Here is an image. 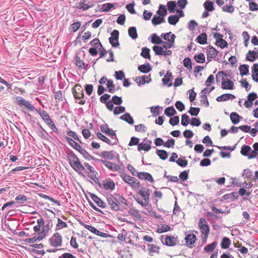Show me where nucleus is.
<instances>
[{"label":"nucleus","mask_w":258,"mask_h":258,"mask_svg":"<svg viewBox=\"0 0 258 258\" xmlns=\"http://www.w3.org/2000/svg\"><path fill=\"white\" fill-rule=\"evenodd\" d=\"M176 113L173 106L167 107L164 110V114L168 117L174 116Z\"/></svg>","instance_id":"c9c22d12"},{"label":"nucleus","mask_w":258,"mask_h":258,"mask_svg":"<svg viewBox=\"0 0 258 258\" xmlns=\"http://www.w3.org/2000/svg\"><path fill=\"white\" fill-rule=\"evenodd\" d=\"M121 178L125 182L127 183L128 184H130L134 180V178L131 177L130 175L122 174L120 175Z\"/></svg>","instance_id":"6e6d98bb"},{"label":"nucleus","mask_w":258,"mask_h":258,"mask_svg":"<svg viewBox=\"0 0 258 258\" xmlns=\"http://www.w3.org/2000/svg\"><path fill=\"white\" fill-rule=\"evenodd\" d=\"M72 93L74 98L77 100H80L78 102L80 105H84L85 104V100L83 99L84 98V91L82 87L80 84H77L75 85L73 88Z\"/></svg>","instance_id":"f03ea898"},{"label":"nucleus","mask_w":258,"mask_h":258,"mask_svg":"<svg viewBox=\"0 0 258 258\" xmlns=\"http://www.w3.org/2000/svg\"><path fill=\"white\" fill-rule=\"evenodd\" d=\"M196 41L200 44H205L207 43V35L206 33H202L200 34L196 39Z\"/></svg>","instance_id":"412c9836"},{"label":"nucleus","mask_w":258,"mask_h":258,"mask_svg":"<svg viewBox=\"0 0 258 258\" xmlns=\"http://www.w3.org/2000/svg\"><path fill=\"white\" fill-rule=\"evenodd\" d=\"M226 78L223 77L221 88L222 89L233 90L234 88V83L230 80H226Z\"/></svg>","instance_id":"f8f14e48"},{"label":"nucleus","mask_w":258,"mask_h":258,"mask_svg":"<svg viewBox=\"0 0 258 258\" xmlns=\"http://www.w3.org/2000/svg\"><path fill=\"white\" fill-rule=\"evenodd\" d=\"M234 7L232 4L226 5L222 7V11L225 12L232 13L234 11Z\"/></svg>","instance_id":"13d9d810"},{"label":"nucleus","mask_w":258,"mask_h":258,"mask_svg":"<svg viewBox=\"0 0 258 258\" xmlns=\"http://www.w3.org/2000/svg\"><path fill=\"white\" fill-rule=\"evenodd\" d=\"M239 70L241 76H243L246 75L249 72V66L245 64H241L239 67Z\"/></svg>","instance_id":"cd10ccee"},{"label":"nucleus","mask_w":258,"mask_h":258,"mask_svg":"<svg viewBox=\"0 0 258 258\" xmlns=\"http://www.w3.org/2000/svg\"><path fill=\"white\" fill-rule=\"evenodd\" d=\"M112 102L115 105H120L122 103V99L121 97L114 95L112 97Z\"/></svg>","instance_id":"052dcab7"},{"label":"nucleus","mask_w":258,"mask_h":258,"mask_svg":"<svg viewBox=\"0 0 258 258\" xmlns=\"http://www.w3.org/2000/svg\"><path fill=\"white\" fill-rule=\"evenodd\" d=\"M79 153L81 154L87 160L92 159L96 161V160L98 159L90 155V154L85 149L82 148Z\"/></svg>","instance_id":"72a5a7b5"},{"label":"nucleus","mask_w":258,"mask_h":258,"mask_svg":"<svg viewBox=\"0 0 258 258\" xmlns=\"http://www.w3.org/2000/svg\"><path fill=\"white\" fill-rule=\"evenodd\" d=\"M43 239L41 237V236L39 234V235H35L34 236L31 238H28L25 239V241L28 243H34L37 241H40Z\"/></svg>","instance_id":"a19ab883"},{"label":"nucleus","mask_w":258,"mask_h":258,"mask_svg":"<svg viewBox=\"0 0 258 258\" xmlns=\"http://www.w3.org/2000/svg\"><path fill=\"white\" fill-rule=\"evenodd\" d=\"M162 242L163 244L168 246H174L177 244H179V241H177V237H175L168 235L166 237L164 241L162 240Z\"/></svg>","instance_id":"9d476101"},{"label":"nucleus","mask_w":258,"mask_h":258,"mask_svg":"<svg viewBox=\"0 0 258 258\" xmlns=\"http://www.w3.org/2000/svg\"><path fill=\"white\" fill-rule=\"evenodd\" d=\"M161 107L159 106H157L155 107H151L150 108L151 112L152 113L153 116L155 117L158 115L160 114V109Z\"/></svg>","instance_id":"e2e57ef3"},{"label":"nucleus","mask_w":258,"mask_h":258,"mask_svg":"<svg viewBox=\"0 0 258 258\" xmlns=\"http://www.w3.org/2000/svg\"><path fill=\"white\" fill-rule=\"evenodd\" d=\"M153 50L157 55H163L164 50L163 47L159 45H155L153 47Z\"/></svg>","instance_id":"de8ad7c7"},{"label":"nucleus","mask_w":258,"mask_h":258,"mask_svg":"<svg viewBox=\"0 0 258 258\" xmlns=\"http://www.w3.org/2000/svg\"><path fill=\"white\" fill-rule=\"evenodd\" d=\"M128 35L133 39H136L138 38L137 29L135 27H131L128 30Z\"/></svg>","instance_id":"58836bf2"},{"label":"nucleus","mask_w":258,"mask_h":258,"mask_svg":"<svg viewBox=\"0 0 258 258\" xmlns=\"http://www.w3.org/2000/svg\"><path fill=\"white\" fill-rule=\"evenodd\" d=\"M164 16H157L155 15L152 19V23L154 25H159L161 23L165 22V20L164 18Z\"/></svg>","instance_id":"4be33fe9"},{"label":"nucleus","mask_w":258,"mask_h":258,"mask_svg":"<svg viewBox=\"0 0 258 258\" xmlns=\"http://www.w3.org/2000/svg\"><path fill=\"white\" fill-rule=\"evenodd\" d=\"M102 185L106 190H112L115 188V183L110 178H106L104 180Z\"/></svg>","instance_id":"ddd939ff"},{"label":"nucleus","mask_w":258,"mask_h":258,"mask_svg":"<svg viewBox=\"0 0 258 258\" xmlns=\"http://www.w3.org/2000/svg\"><path fill=\"white\" fill-rule=\"evenodd\" d=\"M175 38L176 36L174 34H171V38H170V40H168V41H164V43H163V48L167 49L168 48H171L173 47Z\"/></svg>","instance_id":"2eb2a0df"},{"label":"nucleus","mask_w":258,"mask_h":258,"mask_svg":"<svg viewBox=\"0 0 258 258\" xmlns=\"http://www.w3.org/2000/svg\"><path fill=\"white\" fill-rule=\"evenodd\" d=\"M200 111V108L199 107H191L188 112L192 116H196L198 115Z\"/></svg>","instance_id":"680f3d73"},{"label":"nucleus","mask_w":258,"mask_h":258,"mask_svg":"<svg viewBox=\"0 0 258 258\" xmlns=\"http://www.w3.org/2000/svg\"><path fill=\"white\" fill-rule=\"evenodd\" d=\"M75 64L80 69L85 68V63L77 55L75 56Z\"/></svg>","instance_id":"3c124183"},{"label":"nucleus","mask_w":258,"mask_h":258,"mask_svg":"<svg viewBox=\"0 0 258 258\" xmlns=\"http://www.w3.org/2000/svg\"><path fill=\"white\" fill-rule=\"evenodd\" d=\"M138 79L140 80V77L137 78L136 81H137V83L139 86H140L141 85V84H144L145 83H149L151 81V75H148V76H145V75L143 76L142 77V82H141L140 81L139 82H138Z\"/></svg>","instance_id":"c85d7f7f"},{"label":"nucleus","mask_w":258,"mask_h":258,"mask_svg":"<svg viewBox=\"0 0 258 258\" xmlns=\"http://www.w3.org/2000/svg\"><path fill=\"white\" fill-rule=\"evenodd\" d=\"M75 7L79 10H83V11L87 10L89 8L93 7V5L89 6L85 3V0H82L80 3L76 4Z\"/></svg>","instance_id":"f3484780"},{"label":"nucleus","mask_w":258,"mask_h":258,"mask_svg":"<svg viewBox=\"0 0 258 258\" xmlns=\"http://www.w3.org/2000/svg\"><path fill=\"white\" fill-rule=\"evenodd\" d=\"M217 245V242L215 241L211 244H208L204 248V250L207 252H212L215 249L216 246Z\"/></svg>","instance_id":"e433bc0d"},{"label":"nucleus","mask_w":258,"mask_h":258,"mask_svg":"<svg viewBox=\"0 0 258 258\" xmlns=\"http://www.w3.org/2000/svg\"><path fill=\"white\" fill-rule=\"evenodd\" d=\"M150 50L149 48L147 47H143L142 49V52L141 53V55L145 58H148L150 59L151 56L150 54Z\"/></svg>","instance_id":"49530a36"},{"label":"nucleus","mask_w":258,"mask_h":258,"mask_svg":"<svg viewBox=\"0 0 258 258\" xmlns=\"http://www.w3.org/2000/svg\"><path fill=\"white\" fill-rule=\"evenodd\" d=\"M52 226L51 220L47 219L45 221V225L42 226L41 232L39 233L41 238L43 239L47 235Z\"/></svg>","instance_id":"1a4fd4ad"},{"label":"nucleus","mask_w":258,"mask_h":258,"mask_svg":"<svg viewBox=\"0 0 258 258\" xmlns=\"http://www.w3.org/2000/svg\"><path fill=\"white\" fill-rule=\"evenodd\" d=\"M194 59L196 61L199 63H203L205 61V57L203 53H200L198 55H195Z\"/></svg>","instance_id":"5fc2aeb1"},{"label":"nucleus","mask_w":258,"mask_h":258,"mask_svg":"<svg viewBox=\"0 0 258 258\" xmlns=\"http://www.w3.org/2000/svg\"><path fill=\"white\" fill-rule=\"evenodd\" d=\"M90 195V197L95 202V203L100 208H105L107 207L106 204L102 201L100 198L97 197L94 194H89Z\"/></svg>","instance_id":"4468645a"},{"label":"nucleus","mask_w":258,"mask_h":258,"mask_svg":"<svg viewBox=\"0 0 258 258\" xmlns=\"http://www.w3.org/2000/svg\"><path fill=\"white\" fill-rule=\"evenodd\" d=\"M189 121H190V118L187 114H183L182 115L181 124L182 125H183L184 126H187L189 123Z\"/></svg>","instance_id":"864d4df0"},{"label":"nucleus","mask_w":258,"mask_h":258,"mask_svg":"<svg viewBox=\"0 0 258 258\" xmlns=\"http://www.w3.org/2000/svg\"><path fill=\"white\" fill-rule=\"evenodd\" d=\"M184 240L185 243L184 245L189 248H192L194 246V244L197 240V238L194 234H188L186 235Z\"/></svg>","instance_id":"6e6552de"},{"label":"nucleus","mask_w":258,"mask_h":258,"mask_svg":"<svg viewBox=\"0 0 258 258\" xmlns=\"http://www.w3.org/2000/svg\"><path fill=\"white\" fill-rule=\"evenodd\" d=\"M40 115L45 123L48 122V121L51 119L49 114L46 111H41L40 112Z\"/></svg>","instance_id":"338daca9"},{"label":"nucleus","mask_w":258,"mask_h":258,"mask_svg":"<svg viewBox=\"0 0 258 258\" xmlns=\"http://www.w3.org/2000/svg\"><path fill=\"white\" fill-rule=\"evenodd\" d=\"M156 153L159 157V158L163 160H166L168 156V153L166 152V151L164 150L157 149Z\"/></svg>","instance_id":"4c0bfd02"},{"label":"nucleus","mask_w":258,"mask_h":258,"mask_svg":"<svg viewBox=\"0 0 258 258\" xmlns=\"http://www.w3.org/2000/svg\"><path fill=\"white\" fill-rule=\"evenodd\" d=\"M100 129L101 132L105 133L106 135L110 136L112 139H114L115 140L118 141L115 132L112 129L109 128L107 124L106 123L100 126Z\"/></svg>","instance_id":"423d86ee"},{"label":"nucleus","mask_w":258,"mask_h":258,"mask_svg":"<svg viewBox=\"0 0 258 258\" xmlns=\"http://www.w3.org/2000/svg\"><path fill=\"white\" fill-rule=\"evenodd\" d=\"M138 70L143 73H148L152 70L150 64L149 63L142 64L138 67Z\"/></svg>","instance_id":"a878e982"},{"label":"nucleus","mask_w":258,"mask_h":258,"mask_svg":"<svg viewBox=\"0 0 258 258\" xmlns=\"http://www.w3.org/2000/svg\"><path fill=\"white\" fill-rule=\"evenodd\" d=\"M229 76L230 78H231V76L228 75L227 74L225 73L224 71H219L218 74L216 75V81L217 82V85H219L220 83V78H222V80L223 79V77H225V78H227V77Z\"/></svg>","instance_id":"7c9ffc66"},{"label":"nucleus","mask_w":258,"mask_h":258,"mask_svg":"<svg viewBox=\"0 0 258 258\" xmlns=\"http://www.w3.org/2000/svg\"><path fill=\"white\" fill-rule=\"evenodd\" d=\"M219 51L212 45H209L207 48V53L211 55L213 58L216 57Z\"/></svg>","instance_id":"2f4dec72"},{"label":"nucleus","mask_w":258,"mask_h":258,"mask_svg":"<svg viewBox=\"0 0 258 258\" xmlns=\"http://www.w3.org/2000/svg\"><path fill=\"white\" fill-rule=\"evenodd\" d=\"M230 244L231 240L228 237H224L221 243V246L223 249H227L229 247Z\"/></svg>","instance_id":"ea45409f"},{"label":"nucleus","mask_w":258,"mask_h":258,"mask_svg":"<svg viewBox=\"0 0 258 258\" xmlns=\"http://www.w3.org/2000/svg\"><path fill=\"white\" fill-rule=\"evenodd\" d=\"M120 118L131 125L133 124L134 123L133 118L131 116L130 113L127 112L125 113L123 115L121 116Z\"/></svg>","instance_id":"393cba45"},{"label":"nucleus","mask_w":258,"mask_h":258,"mask_svg":"<svg viewBox=\"0 0 258 258\" xmlns=\"http://www.w3.org/2000/svg\"><path fill=\"white\" fill-rule=\"evenodd\" d=\"M128 213L132 216L135 217L138 220L141 219V216L137 210L131 209L129 210Z\"/></svg>","instance_id":"4d7b16f0"},{"label":"nucleus","mask_w":258,"mask_h":258,"mask_svg":"<svg viewBox=\"0 0 258 258\" xmlns=\"http://www.w3.org/2000/svg\"><path fill=\"white\" fill-rule=\"evenodd\" d=\"M199 227L201 232L202 234L210 233V227L208 225L207 222L204 218H201L199 221Z\"/></svg>","instance_id":"0eeeda50"},{"label":"nucleus","mask_w":258,"mask_h":258,"mask_svg":"<svg viewBox=\"0 0 258 258\" xmlns=\"http://www.w3.org/2000/svg\"><path fill=\"white\" fill-rule=\"evenodd\" d=\"M112 8H115V5L112 3H106L102 5L101 10L102 12H108Z\"/></svg>","instance_id":"37998d69"},{"label":"nucleus","mask_w":258,"mask_h":258,"mask_svg":"<svg viewBox=\"0 0 258 258\" xmlns=\"http://www.w3.org/2000/svg\"><path fill=\"white\" fill-rule=\"evenodd\" d=\"M148 246L149 247L148 250H149V253L151 256H153V254L152 253L153 252H157V253H159V246L153 244H148Z\"/></svg>","instance_id":"bb28decb"},{"label":"nucleus","mask_w":258,"mask_h":258,"mask_svg":"<svg viewBox=\"0 0 258 258\" xmlns=\"http://www.w3.org/2000/svg\"><path fill=\"white\" fill-rule=\"evenodd\" d=\"M235 98V96L234 95L231 94H224L219 97L216 99L218 102L225 101L230 99H233Z\"/></svg>","instance_id":"6ab92c4d"},{"label":"nucleus","mask_w":258,"mask_h":258,"mask_svg":"<svg viewBox=\"0 0 258 258\" xmlns=\"http://www.w3.org/2000/svg\"><path fill=\"white\" fill-rule=\"evenodd\" d=\"M251 70L252 79L258 83V63H254L251 68Z\"/></svg>","instance_id":"b1692460"},{"label":"nucleus","mask_w":258,"mask_h":258,"mask_svg":"<svg viewBox=\"0 0 258 258\" xmlns=\"http://www.w3.org/2000/svg\"><path fill=\"white\" fill-rule=\"evenodd\" d=\"M189 170H184L179 174V177L182 181H184L188 178Z\"/></svg>","instance_id":"bf43d9fd"},{"label":"nucleus","mask_w":258,"mask_h":258,"mask_svg":"<svg viewBox=\"0 0 258 258\" xmlns=\"http://www.w3.org/2000/svg\"><path fill=\"white\" fill-rule=\"evenodd\" d=\"M81 26V23L80 22H77L73 23L71 26L70 29L71 30V32H76L77 31Z\"/></svg>","instance_id":"774afa93"},{"label":"nucleus","mask_w":258,"mask_h":258,"mask_svg":"<svg viewBox=\"0 0 258 258\" xmlns=\"http://www.w3.org/2000/svg\"><path fill=\"white\" fill-rule=\"evenodd\" d=\"M158 16H165L167 14V11L166 7L163 5H160L159 10L157 12Z\"/></svg>","instance_id":"a18cd8bd"},{"label":"nucleus","mask_w":258,"mask_h":258,"mask_svg":"<svg viewBox=\"0 0 258 258\" xmlns=\"http://www.w3.org/2000/svg\"><path fill=\"white\" fill-rule=\"evenodd\" d=\"M106 200L110 209L115 211H118L120 206L118 201L117 194H109L106 197Z\"/></svg>","instance_id":"7ed1b4c3"},{"label":"nucleus","mask_w":258,"mask_h":258,"mask_svg":"<svg viewBox=\"0 0 258 258\" xmlns=\"http://www.w3.org/2000/svg\"><path fill=\"white\" fill-rule=\"evenodd\" d=\"M107 86L108 88V92L111 93L115 92V86L113 83V81L111 80H109L107 83Z\"/></svg>","instance_id":"69168bd1"},{"label":"nucleus","mask_w":258,"mask_h":258,"mask_svg":"<svg viewBox=\"0 0 258 258\" xmlns=\"http://www.w3.org/2000/svg\"><path fill=\"white\" fill-rule=\"evenodd\" d=\"M184 66L188 69H191L192 63L191 59L189 57H185L183 61Z\"/></svg>","instance_id":"0e129e2a"},{"label":"nucleus","mask_w":258,"mask_h":258,"mask_svg":"<svg viewBox=\"0 0 258 258\" xmlns=\"http://www.w3.org/2000/svg\"><path fill=\"white\" fill-rule=\"evenodd\" d=\"M97 162H99L104 164L106 167H107L109 169L112 171L113 170V163L107 160H103L101 159L96 160Z\"/></svg>","instance_id":"09e8293b"},{"label":"nucleus","mask_w":258,"mask_h":258,"mask_svg":"<svg viewBox=\"0 0 258 258\" xmlns=\"http://www.w3.org/2000/svg\"><path fill=\"white\" fill-rule=\"evenodd\" d=\"M216 45L220 46L221 48H224L228 46L227 42L222 38L217 39L216 42Z\"/></svg>","instance_id":"603ef678"},{"label":"nucleus","mask_w":258,"mask_h":258,"mask_svg":"<svg viewBox=\"0 0 258 258\" xmlns=\"http://www.w3.org/2000/svg\"><path fill=\"white\" fill-rule=\"evenodd\" d=\"M254 51H252V50H249L246 54L245 59L250 62H253L255 60V57H254Z\"/></svg>","instance_id":"8fccbe9b"},{"label":"nucleus","mask_w":258,"mask_h":258,"mask_svg":"<svg viewBox=\"0 0 258 258\" xmlns=\"http://www.w3.org/2000/svg\"><path fill=\"white\" fill-rule=\"evenodd\" d=\"M49 242L51 246L59 247L62 245V237L58 232H55L53 236L49 238Z\"/></svg>","instance_id":"20e7f679"},{"label":"nucleus","mask_w":258,"mask_h":258,"mask_svg":"<svg viewBox=\"0 0 258 258\" xmlns=\"http://www.w3.org/2000/svg\"><path fill=\"white\" fill-rule=\"evenodd\" d=\"M97 137L101 140L102 141H104V142L106 143L107 144L109 145H116L117 141L116 140H115V142L113 143H111L110 140H109L107 137H106L104 135H103L102 134H101L100 132H98L97 133Z\"/></svg>","instance_id":"5701e85b"},{"label":"nucleus","mask_w":258,"mask_h":258,"mask_svg":"<svg viewBox=\"0 0 258 258\" xmlns=\"http://www.w3.org/2000/svg\"><path fill=\"white\" fill-rule=\"evenodd\" d=\"M251 151V148L250 146L246 145H243L241 148L240 153L245 156H248L250 152Z\"/></svg>","instance_id":"f704fd0d"},{"label":"nucleus","mask_w":258,"mask_h":258,"mask_svg":"<svg viewBox=\"0 0 258 258\" xmlns=\"http://www.w3.org/2000/svg\"><path fill=\"white\" fill-rule=\"evenodd\" d=\"M179 17L177 15H171L168 18V22L170 25H175L179 21Z\"/></svg>","instance_id":"c03bdc74"},{"label":"nucleus","mask_w":258,"mask_h":258,"mask_svg":"<svg viewBox=\"0 0 258 258\" xmlns=\"http://www.w3.org/2000/svg\"><path fill=\"white\" fill-rule=\"evenodd\" d=\"M167 7L169 13H174L176 10V3L175 1H169L167 3Z\"/></svg>","instance_id":"473e14b6"},{"label":"nucleus","mask_w":258,"mask_h":258,"mask_svg":"<svg viewBox=\"0 0 258 258\" xmlns=\"http://www.w3.org/2000/svg\"><path fill=\"white\" fill-rule=\"evenodd\" d=\"M136 176L141 180H147L152 183L154 182V179L152 177V176L149 173L144 172H137Z\"/></svg>","instance_id":"9b49d317"},{"label":"nucleus","mask_w":258,"mask_h":258,"mask_svg":"<svg viewBox=\"0 0 258 258\" xmlns=\"http://www.w3.org/2000/svg\"><path fill=\"white\" fill-rule=\"evenodd\" d=\"M150 37L152 39L151 42L153 44H162L164 43V41L156 33L152 34Z\"/></svg>","instance_id":"c756f323"},{"label":"nucleus","mask_w":258,"mask_h":258,"mask_svg":"<svg viewBox=\"0 0 258 258\" xmlns=\"http://www.w3.org/2000/svg\"><path fill=\"white\" fill-rule=\"evenodd\" d=\"M68 158L69 161V164L72 168L78 172L80 175L84 176V174L79 171L84 170L85 167L73 151L71 150L68 153Z\"/></svg>","instance_id":"f257e3e1"},{"label":"nucleus","mask_w":258,"mask_h":258,"mask_svg":"<svg viewBox=\"0 0 258 258\" xmlns=\"http://www.w3.org/2000/svg\"><path fill=\"white\" fill-rule=\"evenodd\" d=\"M230 119L233 124H237L240 121L242 117L240 116L235 112H232L230 115Z\"/></svg>","instance_id":"aec40b11"},{"label":"nucleus","mask_w":258,"mask_h":258,"mask_svg":"<svg viewBox=\"0 0 258 258\" xmlns=\"http://www.w3.org/2000/svg\"><path fill=\"white\" fill-rule=\"evenodd\" d=\"M139 194L144 198V201L149 202L150 192L149 189H146L145 187H142Z\"/></svg>","instance_id":"dca6fc26"},{"label":"nucleus","mask_w":258,"mask_h":258,"mask_svg":"<svg viewBox=\"0 0 258 258\" xmlns=\"http://www.w3.org/2000/svg\"><path fill=\"white\" fill-rule=\"evenodd\" d=\"M16 103L20 106H25L30 111H33L35 109L34 107L30 103L29 101L26 100L23 97L17 96L16 98Z\"/></svg>","instance_id":"39448f33"},{"label":"nucleus","mask_w":258,"mask_h":258,"mask_svg":"<svg viewBox=\"0 0 258 258\" xmlns=\"http://www.w3.org/2000/svg\"><path fill=\"white\" fill-rule=\"evenodd\" d=\"M100 156L106 160H112L115 157L113 151H103L101 153Z\"/></svg>","instance_id":"a211bd4d"},{"label":"nucleus","mask_w":258,"mask_h":258,"mask_svg":"<svg viewBox=\"0 0 258 258\" xmlns=\"http://www.w3.org/2000/svg\"><path fill=\"white\" fill-rule=\"evenodd\" d=\"M205 10L208 12L213 11L214 10V3L209 0L206 1L204 4Z\"/></svg>","instance_id":"79ce46f5"}]
</instances>
